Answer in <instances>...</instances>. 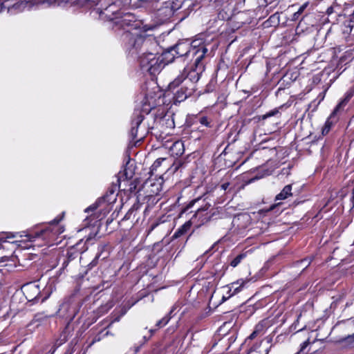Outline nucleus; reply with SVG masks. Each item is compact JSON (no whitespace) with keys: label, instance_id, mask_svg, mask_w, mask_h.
<instances>
[{"label":"nucleus","instance_id":"1","mask_svg":"<svg viewBox=\"0 0 354 354\" xmlns=\"http://www.w3.org/2000/svg\"><path fill=\"white\" fill-rule=\"evenodd\" d=\"M122 38L126 41L127 50L132 55H144L149 50H153L158 47L154 39L143 37L137 32H130L129 30L124 32Z\"/></svg>","mask_w":354,"mask_h":354},{"label":"nucleus","instance_id":"2","mask_svg":"<svg viewBox=\"0 0 354 354\" xmlns=\"http://www.w3.org/2000/svg\"><path fill=\"white\" fill-rule=\"evenodd\" d=\"M204 70V65L202 61H194L193 66L190 68H185L183 73L179 75L174 81L170 82L168 88L173 91L179 86V84L185 82L186 86L196 90L195 84L199 80L201 75Z\"/></svg>","mask_w":354,"mask_h":354},{"label":"nucleus","instance_id":"3","mask_svg":"<svg viewBox=\"0 0 354 354\" xmlns=\"http://www.w3.org/2000/svg\"><path fill=\"white\" fill-rule=\"evenodd\" d=\"M158 48L151 50L144 55H139L140 68L151 75L159 73L164 68L163 58L158 55Z\"/></svg>","mask_w":354,"mask_h":354},{"label":"nucleus","instance_id":"4","mask_svg":"<svg viewBox=\"0 0 354 354\" xmlns=\"http://www.w3.org/2000/svg\"><path fill=\"white\" fill-rule=\"evenodd\" d=\"M171 50H174L177 57H192L197 62L202 61L207 52V49L204 46L197 48L195 46H192L188 42L178 43L171 46Z\"/></svg>","mask_w":354,"mask_h":354},{"label":"nucleus","instance_id":"5","mask_svg":"<svg viewBox=\"0 0 354 354\" xmlns=\"http://www.w3.org/2000/svg\"><path fill=\"white\" fill-rule=\"evenodd\" d=\"M107 6L104 8H98L97 10L102 19L113 21L116 20V17H120L122 8L128 5L130 0H104Z\"/></svg>","mask_w":354,"mask_h":354},{"label":"nucleus","instance_id":"6","mask_svg":"<svg viewBox=\"0 0 354 354\" xmlns=\"http://www.w3.org/2000/svg\"><path fill=\"white\" fill-rule=\"evenodd\" d=\"M114 24L124 29V32L127 30H129L130 32H132V30H135V32H136L138 27V23L136 22L135 17L129 12H122L120 17H116V20L115 21Z\"/></svg>","mask_w":354,"mask_h":354},{"label":"nucleus","instance_id":"7","mask_svg":"<svg viewBox=\"0 0 354 354\" xmlns=\"http://www.w3.org/2000/svg\"><path fill=\"white\" fill-rule=\"evenodd\" d=\"M116 201V196L114 194V191L111 190L104 194L103 196L99 198L95 203L90 205L85 209V212L89 213L90 212H93L97 209V207H100L102 205H109L112 203H114Z\"/></svg>","mask_w":354,"mask_h":354},{"label":"nucleus","instance_id":"8","mask_svg":"<svg viewBox=\"0 0 354 354\" xmlns=\"http://www.w3.org/2000/svg\"><path fill=\"white\" fill-rule=\"evenodd\" d=\"M177 88L178 89L174 94L175 103L185 101L188 97L191 96L195 91L189 86H186L185 82L180 83L179 86Z\"/></svg>","mask_w":354,"mask_h":354},{"label":"nucleus","instance_id":"9","mask_svg":"<svg viewBox=\"0 0 354 354\" xmlns=\"http://www.w3.org/2000/svg\"><path fill=\"white\" fill-rule=\"evenodd\" d=\"M144 115L142 114L141 111L138 110L136 111L133 114V119L131 122V129L130 131V136L133 140H135L138 137V130L140 124L144 120Z\"/></svg>","mask_w":354,"mask_h":354},{"label":"nucleus","instance_id":"10","mask_svg":"<svg viewBox=\"0 0 354 354\" xmlns=\"http://www.w3.org/2000/svg\"><path fill=\"white\" fill-rule=\"evenodd\" d=\"M58 313L61 316L66 317V319L72 320L77 313L76 306L65 302L60 306Z\"/></svg>","mask_w":354,"mask_h":354},{"label":"nucleus","instance_id":"11","mask_svg":"<svg viewBox=\"0 0 354 354\" xmlns=\"http://www.w3.org/2000/svg\"><path fill=\"white\" fill-rule=\"evenodd\" d=\"M24 294L28 301H32L39 299L40 290L38 285L29 283L24 287Z\"/></svg>","mask_w":354,"mask_h":354},{"label":"nucleus","instance_id":"12","mask_svg":"<svg viewBox=\"0 0 354 354\" xmlns=\"http://www.w3.org/2000/svg\"><path fill=\"white\" fill-rule=\"evenodd\" d=\"M172 6L169 2H164L160 8L157 10V15L160 20L165 21L169 19L173 15Z\"/></svg>","mask_w":354,"mask_h":354},{"label":"nucleus","instance_id":"13","mask_svg":"<svg viewBox=\"0 0 354 354\" xmlns=\"http://www.w3.org/2000/svg\"><path fill=\"white\" fill-rule=\"evenodd\" d=\"M245 283H246V281H244L243 279H239V280L236 281V282H233V283H230L228 286L229 295H228L227 298H230V297L239 292L241 290L242 288L244 287Z\"/></svg>","mask_w":354,"mask_h":354},{"label":"nucleus","instance_id":"14","mask_svg":"<svg viewBox=\"0 0 354 354\" xmlns=\"http://www.w3.org/2000/svg\"><path fill=\"white\" fill-rule=\"evenodd\" d=\"M158 55L161 56V58H163L164 67L165 65L172 62L176 56L174 50H171V47L166 49L161 53V55Z\"/></svg>","mask_w":354,"mask_h":354},{"label":"nucleus","instance_id":"15","mask_svg":"<svg viewBox=\"0 0 354 354\" xmlns=\"http://www.w3.org/2000/svg\"><path fill=\"white\" fill-rule=\"evenodd\" d=\"M262 342L255 343L253 346L249 349L248 354H268L271 346L270 347H267L263 351L261 349Z\"/></svg>","mask_w":354,"mask_h":354},{"label":"nucleus","instance_id":"16","mask_svg":"<svg viewBox=\"0 0 354 354\" xmlns=\"http://www.w3.org/2000/svg\"><path fill=\"white\" fill-rule=\"evenodd\" d=\"M173 156H180L184 153V145L180 141L175 142L170 147Z\"/></svg>","mask_w":354,"mask_h":354},{"label":"nucleus","instance_id":"17","mask_svg":"<svg viewBox=\"0 0 354 354\" xmlns=\"http://www.w3.org/2000/svg\"><path fill=\"white\" fill-rule=\"evenodd\" d=\"M291 191H292V185H286L283 187V189L281 190V192L276 196L275 200L281 201V200L286 199L288 197L292 196Z\"/></svg>","mask_w":354,"mask_h":354},{"label":"nucleus","instance_id":"18","mask_svg":"<svg viewBox=\"0 0 354 354\" xmlns=\"http://www.w3.org/2000/svg\"><path fill=\"white\" fill-rule=\"evenodd\" d=\"M191 222L187 221L185 223L180 227H179L174 234L172 238L178 239L185 234L191 227Z\"/></svg>","mask_w":354,"mask_h":354},{"label":"nucleus","instance_id":"19","mask_svg":"<svg viewBox=\"0 0 354 354\" xmlns=\"http://www.w3.org/2000/svg\"><path fill=\"white\" fill-rule=\"evenodd\" d=\"M133 164H131L130 160H129L124 169L123 175L125 176L126 179H131L133 177Z\"/></svg>","mask_w":354,"mask_h":354},{"label":"nucleus","instance_id":"20","mask_svg":"<svg viewBox=\"0 0 354 354\" xmlns=\"http://www.w3.org/2000/svg\"><path fill=\"white\" fill-rule=\"evenodd\" d=\"M80 244L81 241L77 243L74 248H71L70 250L67 252L66 259L68 261H71L77 257L78 252L77 250H78V247L80 246Z\"/></svg>","mask_w":354,"mask_h":354},{"label":"nucleus","instance_id":"21","mask_svg":"<svg viewBox=\"0 0 354 354\" xmlns=\"http://www.w3.org/2000/svg\"><path fill=\"white\" fill-rule=\"evenodd\" d=\"M311 263V259H304L299 261H297L295 266L298 268H301L302 271L307 268Z\"/></svg>","mask_w":354,"mask_h":354},{"label":"nucleus","instance_id":"22","mask_svg":"<svg viewBox=\"0 0 354 354\" xmlns=\"http://www.w3.org/2000/svg\"><path fill=\"white\" fill-rule=\"evenodd\" d=\"M245 257V254H239L230 262V265L234 268L236 267Z\"/></svg>","mask_w":354,"mask_h":354},{"label":"nucleus","instance_id":"23","mask_svg":"<svg viewBox=\"0 0 354 354\" xmlns=\"http://www.w3.org/2000/svg\"><path fill=\"white\" fill-rule=\"evenodd\" d=\"M46 232H47L46 230H41L39 232H35L34 235H32V234H25V236H27L30 241H32L34 239L41 236Z\"/></svg>","mask_w":354,"mask_h":354},{"label":"nucleus","instance_id":"24","mask_svg":"<svg viewBox=\"0 0 354 354\" xmlns=\"http://www.w3.org/2000/svg\"><path fill=\"white\" fill-rule=\"evenodd\" d=\"M262 327H263L262 325H260V324L257 325L256 327H255L254 330L248 337L247 340L248 339H254L257 336L261 330Z\"/></svg>","mask_w":354,"mask_h":354},{"label":"nucleus","instance_id":"25","mask_svg":"<svg viewBox=\"0 0 354 354\" xmlns=\"http://www.w3.org/2000/svg\"><path fill=\"white\" fill-rule=\"evenodd\" d=\"M166 2H169L172 6V11L174 12L181 7V3L179 0H169Z\"/></svg>","mask_w":354,"mask_h":354},{"label":"nucleus","instance_id":"26","mask_svg":"<svg viewBox=\"0 0 354 354\" xmlns=\"http://www.w3.org/2000/svg\"><path fill=\"white\" fill-rule=\"evenodd\" d=\"M169 319L170 317L169 316H165V317L157 322L156 326H157L158 328H161L165 326L169 322Z\"/></svg>","mask_w":354,"mask_h":354},{"label":"nucleus","instance_id":"27","mask_svg":"<svg viewBox=\"0 0 354 354\" xmlns=\"http://www.w3.org/2000/svg\"><path fill=\"white\" fill-rule=\"evenodd\" d=\"M347 103V100L344 99L342 101H341L335 107L333 112L332 113L331 115L336 114L340 109H342L344 106L346 105Z\"/></svg>","mask_w":354,"mask_h":354},{"label":"nucleus","instance_id":"28","mask_svg":"<svg viewBox=\"0 0 354 354\" xmlns=\"http://www.w3.org/2000/svg\"><path fill=\"white\" fill-rule=\"evenodd\" d=\"M279 113V111H278V110H277V109H274V110L270 111V112L267 113L266 114L263 115L261 116V119H262V120H266V119H267L268 118H270V117H271V116H273V115H276V114H277V113Z\"/></svg>","mask_w":354,"mask_h":354},{"label":"nucleus","instance_id":"29","mask_svg":"<svg viewBox=\"0 0 354 354\" xmlns=\"http://www.w3.org/2000/svg\"><path fill=\"white\" fill-rule=\"evenodd\" d=\"M330 125H331V123L328 120H327L325 123L324 127L322 129V134L323 135H326L329 132L330 129Z\"/></svg>","mask_w":354,"mask_h":354},{"label":"nucleus","instance_id":"30","mask_svg":"<svg viewBox=\"0 0 354 354\" xmlns=\"http://www.w3.org/2000/svg\"><path fill=\"white\" fill-rule=\"evenodd\" d=\"M127 313V310L126 309H122L121 310V313L120 314V315L115 317L111 322V323L109 324V326H110L113 322H119L120 318L124 316Z\"/></svg>","mask_w":354,"mask_h":354},{"label":"nucleus","instance_id":"31","mask_svg":"<svg viewBox=\"0 0 354 354\" xmlns=\"http://www.w3.org/2000/svg\"><path fill=\"white\" fill-rule=\"evenodd\" d=\"M199 122L205 126V127H210L209 125V121L207 117L203 116L199 118Z\"/></svg>","mask_w":354,"mask_h":354},{"label":"nucleus","instance_id":"32","mask_svg":"<svg viewBox=\"0 0 354 354\" xmlns=\"http://www.w3.org/2000/svg\"><path fill=\"white\" fill-rule=\"evenodd\" d=\"M100 256H101V253H98L95 256V259L88 265L90 268H92L95 267L97 264V260L100 257Z\"/></svg>","mask_w":354,"mask_h":354},{"label":"nucleus","instance_id":"33","mask_svg":"<svg viewBox=\"0 0 354 354\" xmlns=\"http://www.w3.org/2000/svg\"><path fill=\"white\" fill-rule=\"evenodd\" d=\"M165 158H159V159H157L154 163L152 165V168L153 169H156V168H158V167L160 166L162 162L165 161Z\"/></svg>","mask_w":354,"mask_h":354},{"label":"nucleus","instance_id":"34","mask_svg":"<svg viewBox=\"0 0 354 354\" xmlns=\"http://www.w3.org/2000/svg\"><path fill=\"white\" fill-rule=\"evenodd\" d=\"M138 183V179H136L135 180H133V182H132V183L130 184L129 190H130L131 192H133V191H135V190H136Z\"/></svg>","mask_w":354,"mask_h":354},{"label":"nucleus","instance_id":"35","mask_svg":"<svg viewBox=\"0 0 354 354\" xmlns=\"http://www.w3.org/2000/svg\"><path fill=\"white\" fill-rule=\"evenodd\" d=\"M310 344L309 342V340L307 339L306 341H305L301 346V348L299 350V351L297 353L298 354L299 353V352H302L304 351V350L308 346V344Z\"/></svg>","mask_w":354,"mask_h":354},{"label":"nucleus","instance_id":"36","mask_svg":"<svg viewBox=\"0 0 354 354\" xmlns=\"http://www.w3.org/2000/svg\"><path fill=\"white\" fill-rule=\"evenodd\" d=\"M210 205L209 204H205L203 207L198 208V212H204L209 209Z\"/></svg>","mask_w":354,"mask_h":354},{"label":"nucleus","instance_id":"37","mask_svg":"<svg viewBox=\"0 0 354 354\" xmlns=\"http://www.w3.org/2000/svg\"><path fill=\"white\" fill-rule=\"evenodd\" d=\"M306 4H304L303 6H301L299 8V10L297 12V14L301 15L304 12V9L306 8Z\"/></svg>","mask_w":354,"mask_h":354},{"label":"nucleus","instance_id":"38","mask_svg":"<svg viewBox=\"0 0 354 354\" xmlns=\"http://www.w3.org/2000/svg\"><path fill=\"white\" fill-rule=\"evenodd\" d=\"M69 262H70V261H68L67 259L66 260H64V261L62 263L63 268H66L68 266Z\"/></svg>","mask_w":354,"mask_h":354},{"label":"nucleus","instance_id":"39","mask_svg":"<svg viewBox=\"0 0 354 354\" xmlns=\"http://www.w3.org/2000/svg\"><path fill=\"white\" fill-rule=\"evenodd\" d=\"M229 185L230 184L228 183H223V185H221V188L223 190H226Z\"/></svg>","mask_w":354,"mask_h":354},{"label":"nucleus","instance_id":"40","mask_svg":"<svg viewBox=\"0 0 354 354\" xmlns=\"http://www.w3.org/2000/svg\"><path fill=\"white\" fill-rule=\"evenodd\" d=\"M132 212H133V209H130L129 210V212H128L126 214V215L124 216V219H127V220L129 219V214H130Z\"/></svg>","mask_w":354,"mask_h":354},{"label":"nucleus","instance_id":"41","mask_svg":"<svg viewBox=\"0 0 354 354\" xmlns=\"http://www.w3.org/2000/svg\"><path fill=\"white\" fill-rule=\"evenodd\" d=\"M59 222V219H54L53 221H51V223L52 224H57Z\"/></svg>","mask_w":354,"mask_h":354},{"label":"nucleus","instance_id":"42","mask_svg":"<svg viewBox=\"0 0 354 354\" xmlns=\"http://www.w3.org/2000/svg\"><path fill=\"white\" fill-rule=\"evenodd\" d=\"M96 341H100V338H97H97L95 337V338L92 341V342L91 343V344H94V342H95Z\"/></svg>","mask_w":354,"mask_h":354},{"label":"nucleus","instance_id":"43","mask_svg":"<svg viewBox=\"0 0 354 354\" xmlns=\"http://www.w3.org/2000/svg\"><path fill=\"white\" fill-rule=\"evenodd\" d=\"M140 346H136L135 347V353H137L139 351Z\"/></svg>","mask_w":354,"mask_h":354},{"label":"nucleus","instance_id":"44","mask_svg":"<svg viewBox=\"0 0 354 354\" xmlns=\"http://www.w3.org/2000/svg\"><path fill=\"white\" fill-rule=\"evenodd\" d=\"M155 331H156V330H154V329H151V330H149V332H150V333H151V336L154 333V332H155Z\"/></svg>","mask_w":354,"mask_h":354},{"label":"nucleus","instance_id":"45","mask_svg":"<svg viewBox=\"0 0 354 354\" xmlns=\"http://www.w3.org/2000/svg\"><path fill=\"white\" fill-rule=\"evenodd\" d=\"M299 15H300L299 14H297V12L294 14V17L295 19V18H297L299 17Z\"/></svg>","mask_w":354,"mask_h":354},{"label":"nucleus","instance_id":"46","mask_svg":"<svg viewBox=\"0 0 354 354\" xmlns=\"http://www.w3.org/2000/svg\"><path fill=\"white\" fill-rule=\"evenodd\" d=\"M93 238V236H91V235H89V236L86 239V242L90 241L91 239Z\"/></svg>","mask_w":354,"mask_h":354},{"label":"nucleus","instance_id":"47","mask_svg":"<svg viewBox=\"0 0 354 354\" xmlns=\"http://www.w3.org/2000/svg\"><path fill=\"white\" fill-rule=\"evenodd\" d=\"M49 296V294L48 295V296H46L45 297H44L42 299H41V302H44L46 299L47 297Z\"/></svg>","mask_w":354,"mask_h":354},{"label":"nucleus","instance_id":"48","mask_svg":"<svg viewBox=\"0 0 354 354\" xmlns=\"http://www.w3.org/2000/svg\"><path fill=\"white\" fill-rule=\"evenodd\" d=\"M143 339H144V343L146 342L147 341H148V339H149V338H147L145 336H144Z\"/></svg>","mask_w":354,"mask_h":354},{"label":"nucleus","instance_id":"49","mask_svg":"<svg viewBox=\"0 0 354 354\" xmlns=\"http://www.w3.org/2000/svg\"><path fill=\"white\" fill-rule=\"evenodd\" d=\"M270 341V338H268V343H269Z\"/></svg>","mask_w":354,"mask_h":354},{"label":"nucleus","instance_id":"50","mask_svg":"<svg viewBox=\"0 0 354 354\" xmlns=\"http://www.w3.org/2000/svg\"><path fill=\"white\" fill-rule=\"evenodd\" d=\"M223 300H226V298L225 297H223Z\"/></svg>","mask_w":354,"mask_h":354},{"label":"nucleus","instance_id":"51","mask_svg":"<svg viewBox=\"0 0 354 354\" xmlns=\"http://www.w3.org/2000/svg\"><path fill=\"white\" fill-rule=\"evenodd\" d=\"M104 249V246L101 248V251H102V250Z\"/></svg>","mask_w":354,"mask_h":354},{"label":"nucleus","instance_id":"52","mask_svg":"<svg viewBox=\"0 0 354 354\" xmlns=\"http://www.w3.org/2000/svg\"><path fill=\"white\" fill-rule=\"evenodd\" d=\"M353 197H354V189H353Z\"/></svg>","mask_w":354,"mask_h":354},{"label":"nucleus","instance_id":"53","mask_svg":"<svg viewBox=\"0 0 354 354\" xmlns=\"http://www.w3.org/2000/svg\"><path fill=\"white\" fill-rule=\"evenodd\" d=\"M1 354H5V353H1Z\"/></svg>","mask_w":354,"mask_h":354}]
</instances>
